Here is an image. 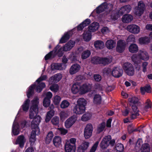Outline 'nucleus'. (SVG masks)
Instances as JSON below:
<instances>
[{
  "label": "nucleus",
  "instance_id": "obj_2",
  "mask_svg": "<svg viewBox=\"0 0 152 152\" xmlns=\"http://www.w3.org/2000/svg\"><path fill=\"white\" fill-rule=\"evenodd\" d=\"M149 59L148 53L144 49L140 50L138 53L133 55L132 59L135 64L140 63V60L147 61Z\"/></svg>",
  "mask_w": 152,
  "mask_h": 152
},
{
  "label": "nucleus",
  "instance_id": "obj_46",
  "mask_svg": "<svg viewBox=\"0 0 152 152\" xmlns=\"http://www.w3.org/2000/svg\"><path fill=\"white\" fill-rule=\"evenodd\" d=\"M30 101L29 99L26 100L22 106L23 110L25 111H27L28 109L29 104Z\"/></svg>",
  "mask_w": 152,
  "mask_h": 152
},
{
  "label": "nucleus",
  "instance_id": "obj_4",
  "mask_svg": "<svg viewBox=\"0 0 152 152\" xmlns=\"http://www.w3.org/2000/svg\"><path fill=\"white\" fill-rule=\"evenodd\" d=\"M115 143L114 139H112L110 136L107 135L104 137L100 144L101 148L103 149H105L110 145L111 146H114Z\"/></svg>",
  "mask_w": 152,
  "mask_h": 152
},
{
  "label": "nucleus",
  "instance_id": "obj_48",
  "mask_svg": "<svg viewBox=\"0 0 152 152\" xmlns=\"http://www.w3.org/2000/svg\"><path fill=\"white\" fill-rule=\"evenodd\" d=\"M60 120L59 118L57 116H55L51 119V122L52 124L55 126L59 125Z\"/></svg>",
  "mask_w": 152,
  "mask_h": 152
},
{
  "label": "nucleus",
  "instance_id": "obj_23",
  "mask_svg": "<svg viewBox=\"0 0 152 152\" xmlns=\"http://www.w3.org/2000/svg\"><path fill=\"white\" fill-rule=\"evenodd\" d=\"M106 47L109 50L113 49L114 48L116 45V42L113 40L109 39L107 40L105 44Z\"/></svg>",
  "mask_w": 152,
  "mask_h": 152
},
{
  "label": "nucleus",
  "instance_id": "obj_55",
  "mask_svg": "<svg viewBox=\"0 0 152 152\" xmlns=\"http://www.w3.org/2000/svg\"><path fill=\"white\" fill-rule=\"evenodd\" d=\"M50 103V99L47 98H45L43 101V105L45 107H48Z\"/></svg>",
  "mask_w": 152,
  "mask_h": 152
},
{
  "label": "nucleus",
  "instance_id": "obj_1",
  "mask_svg": "<svg viewBox=\"0 0 152 152\" xmlns=\"http://www.w3.org/2000/svg\"><path fill=\"white\" fill-rule=\"evenodd\" d=\"M46 75L42 76L36 80L35 84L30 86L27 93L28 98H30L33 94L34 89L35 87H36V91L37 92H40L42 91V89L45 87V83L41 82V81L46 80Z\"/></svg>",
  "mask_w": 152,
  "mask_h": 152
},
{
  "label": "nucleus",
  "instance_id": "obj_5",
  "mask_svg": "<svg viewBox=\"0 0 152 152\" xmlns=\"http://www.w3.org/2000/svg\"><path fill=\"white\" fill-rule=\"evenodd\" d=\"M145 5L143 2L140 1L138 4V6L135 7L134 12L135 15L140 16L143 13L145 10Z\"/></svg>",
  "mask_w": 152,
  "mask_h": 152
},
{
  "label": "nucleus",
  "instance_id": "obj_41",
  "mask_svg": "<svg viewBox=\"0 0 152 152\" xmlns=\"http://www.w3.org/2000/svg\"><path fill=\"white\" fill-rule=\"evenodd\" d=\"M76 139L74 138H72L69 140H66L65 144L71 145H72L76 147Z\"/></svg>",
  "mask_w": 152,
  "mask_h": 152
},
{
  "label": "nucleus",
  "instance_id": "obj_62",
  "mask_svg": "<svg viewBox=\"0 0 152 152\" xmlns=\"http://www.w3.org/2000/svg\"><path fill=\"white\" fill-rule=\"evenodd\" d=\"M99 143V141L96 142L91 147L90 152H95L97 149Z\"/></svg>",
  "mask_w": 152,
  "mask_h": 152
},
{
  "label": "nucleus",
  "instance_id": "obj_21",
  "mask_svg": "<svg viewBox=\"0 0 152 152\" xmlns=\"http://www.w3.org/2000/svg\"><path fill=\"white\" fill-rule=\"evenodd\" d=\"M26 141V139L24 136L23 135H20L18 136L16 140L15 144H19L20 147L22 148Z\"/></svg>",
  "mask_w": 152,
  "mask_h": 152
},
{
  "label": "nucleus",
  "instance_id": "obj_44",
  "mask_svg": "<svg viewBox=\"0 0 152 152\" xmlns=\"http://www.w3.org/2000/svg\"><path fill=\"white\" fill-rule=\"evenodd\" d=\"M105 6L106 5H105L104 3L102 4L96 8V13H100L106 10Z\"/></svg>",
  "mask_w": 152,
  "mask_h": 152
},
{
  "label": "nucleus",
  "instance_id": "obj_13",
  "mask_svg": "<svg viewBox=\"0 0 152 152\" xmlns=\"http://www.w3.org/2000/svg\"><path fill=\"white\" fill-rule=\"evenodd\" d=\"M122 70L118 67L114 68L112 71V75L114 77L118 78L121 77L123 74Z\"/></svg>",
  "mask_w": 152,
  "mask_h": 152
},
{
  "label": "nucleus",
  "instance_id": "obj_42",
  "mask_svg": "<svg viewBox=\"0 0 152 152\" xmlns=\"http://www.w3.org/2000/svg\"><path fill=\"white\" fill-rule=\"evenodd\" d=\"M53 136V132H49L46 138L45 142L46 143H49L52 141Z\"/></svg>",
  "mask_w": 152,
  "mask_h": 152
},
{
  "label": "nucleus",
  "instance_id": "obj_15",
  "mask_svg": "<svg viewBox=\"0 0 152 152\" xmlns=\"http://www.w3.org/2000/svg\"><path fill=\"white\" fill-rule=\"evenodd\" d=\"M91 85L86 83L81 86V94H84L90 91L91 89Z\"/></svg>",
  "mask_w": 152,
  "mask_h": 152
},
{
  "label": "nucleus",
  "instance_id": "obj_37",
  "mask_svg": "<svg viewBox=\"0 0 152 152\" xmlns=\"http://www.w3.org/2000/svg\"><path fill=\"white\" fill-rule=\"evenodd\" d=\"M91 32L88 31H85L83 34V38L84 40L86 41H88L91 39Z\"/></svg>",
  "mask_w": 152,
  "mask_h": 152
},
{
  "label": "nucleus",
  "instance_id": "obj_9",
  "mask_svg": "<svg viewBox=\"0 0 152 152\" xmlns=\"http://www.w3.org/2000/svg\"><path fill=\"white\" fill-rule=\"evenodd\" d=\"M126 29L130 33L135 34H139L140 31V27L134 24L128 25L126 27Z\"/></svg>",
  "mask_w": 152,
  "mask_h": 152
},
{
  "label": "nucleus",
  "instance_id": "obj_24",
  "mask_svg": "<svg viewBox=\"0 0 152 152\" xmlns=\"http://www.w3.org/2000/svg\"><path fill=\"white\" fill-rule=\"evenodd\" d=\"M38 113V109L37 108H34L33 107H31L30 110L29 117L30 119H32L37 116V114Z\"/></svg>",
  "mask_w": 152,
  "mask_h": 152
},
{
  "label": "nucleus",
  "instance_id": "obj_18",
  "mask_svg": "<svg viewBox=\"0 0 152 152\" xmlns=\"http://www.w3.org/2000/svg\"><path fill=\"white\" fill-rule=\"evenodd\" d=\"M75 43V42L74 41L70 40L63 46V50L65 51H67L70 50L74 47Z\"/></svg>",
  "mask_w": 152,
  "mask_h": 152
},
{
  "label": "nucleus",
  "instance_id": "obj_38",
  "mask_svg": "<svg viewBox=\"0 0 152 152\" xmlns=\"http://www.w3.org/2000/svg\"><path fill=\"white\" fill-rule=\"evenodd\" d=\"M39 103V99L37 97H35L31 101V107H33L34 108H37L38 109V105Z\"/></svg>",
  "mask_w": 152,
  "mask_h": 152
},
{
  "label": "nucleus",
  "instance_id": "obj_6",
  "mask_svg": "<svg viewBox=\"0 0 152 152\" xmlns=\"http://www.w3.org/2000/svg\"><path fill=\"white\" fill-rule=\"evenodd\" d=\"M132 7L130 5L128 4L124 5L119 10L117 15L113 18L117 19L120 16L122 15L124 13H129L132 10Z\"/></svg>",
  "mask_w": 152,
  "mask_h": 152
},
{
  "label": "nucleus",
  "instance_id": "obj_3",
  "mask_svg": "<svg viewBox=\"0 0 152 152\" xmlns=\"http://www.w3.org/2000/svg\"><path fill=\"white\" fill-rule=\"evenodd\" d=\"M128 100L131 104L130 105H132V110L130 112L131 118L132 119H135L139 115V110L135 105V104L138 101V99L137 97H133L129 98Z\"/></svg>",
  "mask_w": 152,
  "mask_h": 152
},
{
  "label": "nucleus",
  "instance_id": "obj_25",
  "mask_svg": "<svg viewBox=\"0 0 152 152\" xmlns=\"http://www.w3.org/2000/svg\"><path fill=\"white\" fill-rule=\"evenodd\" d=\"M139 43L141 45H147L150 42L149 38L147 37H142L138 39Z\"/></svg>",
  "mask_w": 152,
  "mask_h": 152
},
{
  "label": "nucleus",
  "instance_id": "obj_34",
  "mask_svg": "<svg viewBox=\"0 0 152 152\" xmlns=\"http://www.w3.org/2000/svg\"><path fill=\"white\" fill-rule=\"evenodd\" d=\"M133 18V17L132 15H126L123 16L122 21L123 22L127 23L131 21Z\"/></svg>",
  "mask_w": 152,
  "mask_h": 152
},
{
  "label": "nucleus",
  "instance_id": "obj_56",
  "mask_svg": "<svg viewBox=\"0 0 152 152\" xmlns=\"http://www.w3.org/2000/svg\"><path fill=\"white\" fill-rule=\"evenodd\" d=\"M105 126V123H102L100 124L98 126L97 128V132L99 133L102 132L103 131Z\"/></svg>",
  "mask_w": 152,
  "mask_h": 152
},
{
  "label": "nucleus",
  "instance_id": "obj_29",
  "mask_svg": "<svg viewBox=\"0 0 152 152\" xmlns=\"http://www.w3.org/2000/svg\"><path fill=\"white\" fill-rule=\"evenodd\" d=\"M53 142L55 146L56 147L60 146L61 145V137L58 136H55L53 139Z\"/></svg>",
  "mask_w": 152,
  "mask_h": 152
},
{
  "label": "nucleus",
  "instance_id": "obj_59",
  "mask_svg": "<svg viewBox=\"0 0 152 152\" xmlns=\"http://www.w3.org/2000/svg\"><path fill=\"white\" fill-rule=\"evenodd\" d=\"M127 40V41L128 42H135V38L133 34H131L128 37Z\"/></svg>",
  "mask_w": 152,
  "mask_h": 152
},
{
  "label": "nucleus",
  "instance_id": "obj_54",
  "mask_svg": "<svg viewBox=\"0 0 152 152\" xmlns=\"http://www.w3.org/2000/svg\"><path fill=\"white\" fill-rule=\"evenodd\" d=\"M115 149L117 152H122L124 149V146L121 143H118L115 147Z\"/></svg>",
  "mask_w": 152,
  "mask_h": 152
},
{
  "label": "nucleus",
  "instance_id": "obj_17",
  "mask_svg": "<svg viewBox=\"0 0 152 152\" xmlns=\"http://www.w3.org/2000/svg\"><path fill=\"white\" fill-rule=\"evenodd\" d=\"M89 142H83L79 145L77 148V152H85L89 145Z\"/></svg>",
  "mask_w": 152,
  "mask_h": 152
},
{
  "label": "nucleus",
  "instance_id": "obj_28",
  "mask_svg": "<svg viewBox=\"0 0 152 152\" xmlns=\"http://www.w3.org/2000/svg\"><path fill=\"white\" fill-rule=\"evenodd\" d=\"M64 148L66 152H75L76 147L65 143Z\"/></svg>",
  "mask_w": 152,
  "mask_h": 152
},
{
  "label": "nucleus",
  "instance_id": "obj_30",
  "mask_svg": "<svg viewBox=\"0 0 152 152\" xmlns=\"http://www.w3.org/2000/svg\"><path fill=\"white\" fill-rule=\"evenodd\" d=\"M38 131L36 130H33L31 132L30 136L29 137V141L31 145H33L36 141V132Z\"/></svg>",
  "mask_w": 152,
  "mask_h": 152
},
{
  "label": "nucleus",
  "instance_id": "obj_47",
  "mask_svg": "<svg viewBox=\"0 0 152 152\" xmlns=\"http://www.w3.org/2000/svg\"><path fill=\"white\" fill-rule=\"evenodd\" d=\"M60 119L63 121L65 118L69 116L68 113L66 112L61 111L59 114Z\"/></svg>",
  "mask_w": 152,
  "mask_h": 152
},
{
  "label": "nucleus",
  "instance_id": "obj_26",
  "mask_svg": "<svg viewBox=\"0 0 152 152\" xmlns=\"http://www.w3.org/2000/svg\"><path fill=\"white\" fill-rule=\"evenodd\" d=\"M94 45L97 50L102 49L104 47V43L101 40L95 41L94 43Z\"/></svg>",
  "mask_w": 152,
  "mask_h": 152
},
{
  "label": "nucleus",
  "instance_id": "obj_52",
  "mask_svg": "<svg viewBox=\"0 0 152 152\" xmlns=\"http://www.w3.org/2000/svg\"><path fill=\"white\" fill-rule=\"evenodd\" d=\"M61 97L58 95H56L53 97V102L54 104L56 105L58 104L61 100Z\"/></svg>",
  "mask_w": 152,
  "mask_h": 152
},
{
  "label": "nucleus",
  "instance_id": "obj_61",
  "mask_svg": "<svg viewBox=\"0 0 152 152\" xmlns=\"http://www.w3.org/2000/svg\"><path fill=\"white\" fill-rule=\"evenodd\" d=\"M99 143V141L96 142L91 147L90 152H95L97 149Z\"/></svg>",
  "mask_w": 152,
  "mask_h": 152
},
{
  "label": "nucleus",
  "instance_id": "obj_43",
  "mask_svg": "<svg viewBox=\"0 0 152 152\" xmlns=\"http://www.w3.org/2000/svg\"><path fill=\"white\" fill-rule=\"evenodd\" d=\"M102 101L101 96L99 95H95L94 98V102L96 104H99Z\"/></svg>",
  "mask_w": 152,
  "mask_h": 152
},
{
  "label": "nucleus",
  "instance_id": "obj_53",
  "mask_svg": "<svg viewBox=\"0 0 152 152\" xmlns=\"http://www.w3.org/2000/svg\"><path fill=\"white\" fill-rule=\"evenodd\" d=\"M100 58L99 57H94L91 59V62L92 63L97 64H100Z\"/></svg>",
  "mask_w": 152,
  "mask_h": 152
},
{
  "label": "nucleus",
  "instance_id": "obj_20",
  "mask_svg": "<svg viewBox=\"0 0 152 152\" xmlns=\"http://www.w3.org/2000/svg\"><path fill=\"white\" fill-rule=\"evenodd\" d=\"M85 107L76 105L73 109L74 113L77 114H81L85 112Z\"/></svg>",
  "mask_w": 152,
  "mask_h": 152
},
{
  "label": "nucleus",
  "instance_id": "obj_31",
  "mask_svg": "<svg viewBox=\"0 0 152 152\" xmlns=\"http://www.w3.org/2000/svg\"><path fill=\"white\" fill-rule=\"evenodd\" d=\"M53 51L55 55L58 54V56L61 57L63 55L62 48H60V46L58 45H57Z\"/></svg>",
  "mask_w": 152,
  "mask_h": 152
},
{
  "label": "nucleus",
  "instance_id": "obj_45",
  "mask_svg": "<svg viewBox=\"0 0 152 152\" xmlns=\"http://www.w3.org/2000/svg\"><path fill=\"white\" fill-rule=\"evenodd\" d=\"M69 38V35L68 33H66L62 37L60 40V42L63 43L65 42Z\"/></svg>",
  "mask_w": 152,
  "mask_h": 152
},
{
  "label": "nucleus",
  "instance_id": "obj_32",
  "mask_svg": "<svg viewBox=\"0 0 152 152\" xmlns=\"http://www.w3.org/2000/svg\"><path fill=\"white\" fill-rule=\"evenodd\" d=\"M52 67H53V69L61 70L66 68V65L62 64L55 63L53 64Z\"/></svg>",
  "mask_w": 152,
  "mask_h": 152
},
{
  "label": "nucleus",
  "instance_id": "obj_39",
  "mask_svg": "<svg viewBox=\"0 0 152 152\" xmlns=\"http://www.w3.org/2000/svg\"><path fill=\"white\" fill-rule=\"evenodd\" d=\"M87 104V102L86 100L84 98H79L77 101V105L82 106H83L85 107V106Z\"/></svg>",
  "mask_w": 152,
  "mask_h": 152
},
{
  "label": "nucleus",
  "instance_id": "obj_36",
  "mask_svg": "<svg viewBox=\"0 0 152 152\" xmlns=\"http://www.w3.org/2000/svg\"><path fill=\"white\" fill-rule=\"evenodd\" d=\"M150 148L149 145L146 143L142 145L141 149V152H150Z\"/></svg>",
  "mask_w": 152,
  "mask_h": 152
},
{
  "label": "nucleus",
  "instance_id": "obj_58",
  "mask_svg": "<svg viewBox=\"0 0 152 152\" xmlns=\"http://www.w3.org/2000/svg\"><path fill=\"white\" fill-rule=\"evenodd\" d=\"M58 132L62 135L66 134L68 132L67 129L63 128H59L58 129Z\"/></svg>",
  "mask_w": 152,
  "mask_h": 152
},
{
  "label": "nucleus",
  "instance_id": "obj_40",
  "mask_svg": "<svg viewBox=\"0 0 152 152\" xmlns=\"http://www.w3.org/2000/svg\"><path fill=\"white\" fill-rule=\"evenodd\" d=\"M54 114V111L53 110H51L48 112L45 118V121L46 122H48Z\"/></svg>",
  "mask_w": 152,
  "mask_h": 152
},
{
  "label": "nucleus",
  "instance_id": "obj_22",
  "mask_svg": "<svg viewBox=\"0 0 152 152\" xmlns=\"http://www.w3.org/2000/svg\"><path fill=\"white\" fill-rule=\"evenodd\" d=\"M99 27V23L96 22H94L92 23L88 27V31L90 32H94L97 30Z\"/></svg>",
  "mask_w": 152,
  "mask_h": 152
},
{
  "label": "nucleus",
  "instance_id": "obj_10",
  "mask_svg": "<svg viewBox=\"0 0 152 152\" xmlns=\"http://www.w3.org/2000/svg\"><path fill=\"white\" fill-rule=\"evenodd\" d=\"M77 119V117L75 115H73L69 117L64 123L65 127L67 129L70 128L75 123Z\"/></svg>",
  "mask_w": 152,
  "mask_h": 152
},
{
  "label": "nucleus",
  "instance_id": "obj_7",
  "mask_svg": "<svg viewBox=\"0 0 152 152\" xmlns=\"http://www.w3.org/2000/svg\"><path fill=\"white\" fill-rule=\"evenodd\" d=\"M123 68L126 73L129 76L133 75L134 73V68L132 64L129 62L124 64Z\"/></svg>",
  "mask_w": 152,
  "mask_h": 152
},
{
  "label": "nucleus",
  "instance_id": "obj_27",
  "mask_svg": "<svg viewBox=\"0 0 152 152\" xmlns=\"http://www.w3.org/2000/svg\"><path fill=\"white\" fill-rule=\"evenodd\" d=\"M100 64L106 65L110 63L112 61V59L111 56H109L108 57L100 58Z\"/></svg>",
  "mask_w": 152,
  "mask_h": 152
},
{
  "label": "nucleus",
  "instance_id": "obj_63",
  "mask_svg": "<svg viewBox=\"0 0 152 152\" xmlns=\"http://www.w3.org/2000/svg\"><path fill=\"white\" fill-rule=\"evenodd\" d=\"M58 86L57 84H55L50 87V89L51 91L54 92H56L58 89Z\"/></svg>",
  "mask_w": 152,
  "mask_h": 152
},
{
  "label": "nucleus",
  "instance_id": "obj_8",
  "mask_svg": "<svg viewBox=\"0 0 152 152\" xmlns=\"http://www.w3.org/2000/svg\"><path fill=\"white\" fill-rule=\"evenodd\" d=\"M93 129V126L91 124L86 125L83 132L84 137L86 139H88L91 136Z\"/></svg>",
  "mask_w": 152,
  "mask_h": 152
},
{
  "label": "nucleus",
  "instance_id": "obj_12",
  "mask_svg": "<svg viewBox=\"0 0 152 152\" xmlns=\"http://www.w3.org/2000/svg\"><path fill=\"white\" fill-rule=\"evenodd\" d=\"M126 44L125 41L121 39L117 41L116 50L119 53L123 52L126 48Z\"/></svg>",
  "mask_w": 152,
  "mask_h": 152
},
{
  "label": "nucleus",
  "instance_id": "obj_11",
  "mask_svg": "<svg viewBox=\"0 0 152 152\" xmlns=\"http://www.w3.org/2000/svg\"><path fill=\"white\" fill-rule=\"evenodd\" d=\"M33 119L31 125L32 129L39 132V129L38 126L41 121V117L39 115H38Z\"/></svg>",
  "mask_w": 152,
  "mask_h": 152
},
{
  "label": "nucleus",
  "instance_id": "obj_35",
  "mask_svg": "<svg viewBox=\"0 0 152 152\" xmlns=\"http://www.w3.org/2000/svg\"><path fill=\"white\" fill-rule=\"evenodd\" d=\"M151 107V102L149 99H147L145 102V107L143 108L144 113L148 111L149 109Z\"/></svg>",
  "mask_w": 152,
  "mask_h": 152
},
{
  "label": "nucleus",
  "instance_id": "obj_51",
  "mask_svg": "<svg viewBox=\"0 0 152 152\" xmlns=\"http://www.w3.org/2000/svg\"><path fill=\"white\" fill-rule=\"evenodd\" d=\"M91 117L89 113H86L83 115L81 117V120L84 121H86L90 119Z\"/></svg>",
  "mask_w": 152,
  "mask_h": 152
},
{
  "label": "nucleus",
  "instance_id": "obj_33",
  "mask_svg": "<svg viewBox=\"0 0 152 152\" xmlns=\"http://www.w3.org/2000/svg\"><path fill=\"white\" fill-rule=\"evenodd\" d=\"M129 51L132 53H136L138 50V47L135 44H131L129 48Z\"/></svg>",
  "mask_w": 152,
  "mask_h": 152
},
{
  "label": "nucleus",
  "instance_id": "obj_14",
  "mask_svg": "<svg viewBox=\"0 0 152 152\" xmlns=\"http://www.w3.org/2000/svg\"><path fill=\"white\" fill-rule=\"evenodd\" d=\"M71 90L72 93L74 94H76L79 92L81 94L80 83L78 82L74 83L72 85Z\"/></svg>",
  "mask_w": 152,
  "mask_h": 152
},
{
  "label": "nucleus",
  "instance_id": "obj_64",
  "mask_svg": "<svg viewBox=\"0 0 152 152\" xmlns=\"http://www.w3.org/2000/svg\"><path fill=\"white\" fill-rule=\"evenodd\" d=\"M128 132L131 133L134 131H135L137 130L136 129L134 128L132 124L129 125L128 127Z\"/></svg>",
  "mask_w": 152,
  "mask_h": 152
},
{
  "label": "nucleus",
  "instance_id": "obj_49",
  "mask_svg": "<svg viewBox=\"0 0 152 152\" xmlns=\"http://www.w3.org/2000/svg\"><path fill=\"white\" fill-rule=\"evenodd\" d=\"M90 51L86 50L83 51L81 55V58L83 59H85L88 58L91 55Z\"/></svg>",
  "mask_w": 152,
  "mask_h": 152
},
{
  "label": "nucleus",
  "instance_id": "obj_19",
  "mask_svg": "<svg viewBox=\"0 0 152 152\" xmlns=\"http://www.w3.org/2000/svg\"><path fill=\"white\" fill-rule=\"evenodd\" d=\"M62 77L61 74H56L50 78L49 79V83L51 84L57 83L61 79Z\"/></svg>",
  "mask_w": 152,
  "mask_h": 152
},
{
  "label": "nucleus",
  "instance_id": "obj_50",
  "mask_svg": "<svg viewBox=\"0 0 152 152\" xmlns=\"http://www.w3.org/2000/svg\"><path fill=\"white\" fill-rule=\"evenodd\" d=\"M70 105L69 102L66 100L62 101L61 104V107L62 109L67 108Z\"/></svg>",
  "mask_w": 152,
  "mask_h": 152
},
{
  "label": "nucleus",
  "instance_id": "obj_57",
  "mask_svg": "<svg viewBox=\"0 0 152 152\" xmlns=\"http://www.w3.org/2000/svg\"><path fill=\"white\" fill-rule=\"evenodd\" d=\"M18 126H15L13 124L12 128V132L14 135H16L19 134V131L18 130Z\"/></svg>",
  "mask_w": 152,
  "mask_h": 152
},
{
  "label": "nucleus",
  "instance_id": "obj_60",
  "mask_svg": "<svg viewBox=\"0 0 152 152\" xmlns=\"http://www.w3.org/2000/svg\"><path fill=\"white\" fill-rule=\"evenodd\" d=\"M54 56L53 51H51L45 56V60H48L50 58Z\"/></svg>",
  "mask_w": 152,
  "mask_h": 152
},
{
  "label": "nucleus",
  "instance_id": "obj_16",
  "mask_svg": "<svg viewBox=\"0 0 152 152\" xmlns=\"http://www.w3.org/2000/svg\"><path fill=\"white\" fill-rule=\"evenodd\" d=\"M81 68V66L79 64H75L72 65L70 67L69 73L72 75L78 72Z\"/></svg>",
  "mask_w": 152,
  "mask_h": 152
}]
</instances>
